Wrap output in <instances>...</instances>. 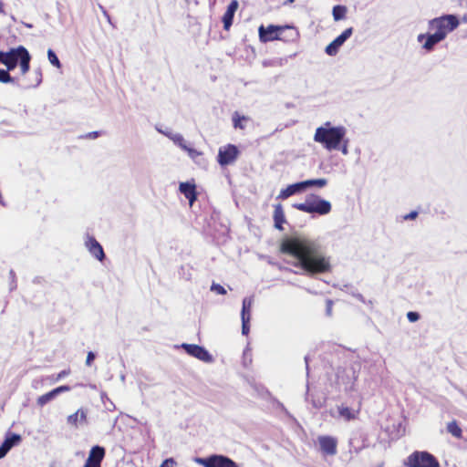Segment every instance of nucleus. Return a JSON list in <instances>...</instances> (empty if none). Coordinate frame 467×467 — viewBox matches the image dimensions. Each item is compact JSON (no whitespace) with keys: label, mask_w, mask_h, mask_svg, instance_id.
I'll list each match as a JSON object with an SVG mask.
<instances>
[{"label":"nucleus","mask_w":467,"mask_h":467,"mask_svg":"<svg viewBox=\"0 0 467 467\" xmlns=\"http://www.w3.org/2000/svg\"><path fill=\"white\" fill-rule=\"evenodd\" d=\"M279 250L282 254L296 258V265L308 275L327 274L332 271L330 257L326 256L321 245L312 239L288 237L282 241Z\"/></svg>","instance_id":"1"},{"label":"nucleus","mask_w":467,"mask_h":467,"mask_svg":"<svg viewBox=\"0 0 467 467\" xmlns=\"http://www.w3.org/2000/svg\"><path fill=\"white\" fill-rule=\"evenodd\" d=\"M460 22L455 15H444L429 21L426 34H420L417 41L422 48L430 51L445 39L447 35L456 29Z\"/></svg>","instance_id":"2"},{"label":"nucleus","mask_w":467,"mask_h":467,"mask_svg":"<svg viewBox=\"0 0 467 467\" xmlns=\"http://www.w3.org/2000/svg\"><path fill=\"white\" fill-rule=\"evenodd\" d=\"M346 135L343 126L330 127V122L326 127H318L314 135V140L323 145L327 150H338Z\"/></svg>","instance_id":"3"},{"label":"nucleus","mask_w":467,"mask_h":467,"mask_svg":"<svg viewBox=\"0 0 467 467\" xmlns=\"http://www.w3.org/2000/svg\"><path fill=\"white\" fill-rule=\"evenodd\" d=\"M293 207L300 212L307 213H317L319 215L328 214L332 205L328 201L321 199L317 194H309L304 202L294 203Z\"/></svg>","instance_id":"4"},{"label":"nucleus","mask_w":467,"mask_h":467,"mask_svg":"<svg viewBox=\"0 0 467 467\" xmlns=\"http://www.w3.org/2000/svg\"><path fill=\"white\" fill-rule=\"evenodd\" d=\"M258 32L259 38L262 42L278 40V37H284V33H289V37L298 36V32L296 27L290 26H279L269 25L266 27L260 26Z\"/></svg>","instance_id":"5"},{"label":"nucleus","mask_w":467,"mask_h":467,"mask_svg":"<svg viewBox=\"0 0 467 467\" xmlns=\"http://www.w3.org/2000/svg\"><path fill=\"white\" fill-rule=\"evenodd\" d=\"M406 467H440L439 461L431 453L425 451H415L405 462Z\"/></svg>","instance_id":"6"},{"label":"nucleus","mask_w":467,"mask_h":467,"mask_svg":"<svg viewBox=\"0 0 467 467\" xmlns=\"http://www.w3.org/2000/svg\"><path fill=\"white\" fill-rule=\"evenodd\" d=\"M18 62L21 75L26 74L29 69L30 60H0V82L12 81L9 72L18 66Z\"/></svg>","instance_id":"7"},{"label":"nucleus","mask_w":467,"mask_h":467,"mask_svg":"<svg viewBox=\"0 0 467 467\" xmlns=\"http://www.w3.org/2000/svg\"><path fill=\"white\" fill-rule=\"evenodd\" d=\"M195 462L203 467H238V464L231 458L221 454H213L206 458H197Z\"/></svg>","instance_id":"8"},{"label":"nucleus","mask_w":467,"mask_h":467,"mask_svg":"<svg viewBox=\"0 0 467 467\" xmlns=\"http://www.w3.org/2000/svg\"><path fill=\"white\" fill-rule=\"evenodd\" d=\"M239 150L235 145L228 144L221 147L218 151L217 161L220 165L226 166L235 161Z\"/></svg>","instance_id":"9"},{"label":"nucleus","mask_w":467,"mask_h":467,"mask_svg":"<svg viewBox=\"0 0 467 467\" xmlns=\"http://www.w3.org/2000/svg\"><path fill=\"white\" fill-rule=\"evenodd\" d=\"M182 348L186 351L188 355L194 357L201 361L206 363L213 361L212 355L202 346L183 343Z\"/></svg>","instance_id":"10"},{"label":"nucleus","mask_w":467,"mask_h":467,"mask_svg":"<svg viewBox=\"0 0 467 467\" xmlns=\"http://www.w3.org/2000/svg\"><path fill=\"white\" fill-rule=\"evenodd\" d=\"M317 441L320 451L325 455L333 456L337 452V440L329 435L318 436Z\"/></svg>","instance_id":"11"},{"label":"nucleus","mask_w":467,"mask_h":467,"mask_svg":"<svg viewBox=\"0 0 467 467\" xmlns=\"http://www.w3.org/2000/svg\"><path fill=\"white\" fill-rule=\"evenodd\" d=\"M353 28L345 29L338 36H337L327 47L326 52L328 56H335L338 48L352 36Z\"/></svg>","instance_id":"12"},{"label":"nucleus","mask_w":467,"mask_h":467,"mask_svg":"<svg viewBox=\"0 0 467 467\" xmlns=\"http://www.w3.org/2000/svg\"><path fill=\"white\" fill-rule=\"evenodd\" d=\"M71 388L68 385H62L59 386L41 396H39L36 400V404L39 407L45 406L47 403L54 400L57 395L69 391Z\"/></svg>","instance_id":"13"},{"label":"nucleus","mask_w":467,"mask_h":467,"mask_svg":"<svg viewBox=\"0 0 467 467\" xmlns=\"http://www.w3.org/2000/svg\"><path fill=\"white\" fill-rule=\"evenodd\" d=\"M86 247L88 252L99 261L105 258L104 250L101 244L93 236H88L86 240Z\"/></svg>","instance_id":"14"},{"label":"nucleus","mask_w":467,"mask_h":467,"mask_svg":"<svg viewBox=\"0 0 467 467\" xmlns=\"http://www.w3.org/2000/svg\"><path fill=\"white\" fill-rule=\"evenodd\" d=\"M0 58H31L28 51L22 46L8 48L6 51L0 50Z\"/></svg>","instance_id":"15"},{"label":"nucleus","mask_w":467,"mask_h":467,"mask_svg":"<svg viewBox=\"0 0 467 467\" xmlns=\"http://www.w3.org/2000/svg\"><path fill=\"white\" fill-rule=\"evenodd\" d=\"M179 190L189 200L191 206L197 200L196 185L194 183L181 182Z\"/></svg>","instance_id":"16"},{"label":"nucleus","mask_w":467,"mask_h":467,"mask_svg":"<svg viewBox=\"0 0 467 467\" xmlns=\"http://www.w3.org/2000/svg\"><path fill=\"white\" fill-rule=\"evenodd\" d=\"M238 5L239 4L237 0H233L228 5L227 9L223 16V28L225 30H228L233 25L234 16L238 8Z\"/></svg>","instance_id":"17"},{"label":"nucleus","mask_w":467,"mask_h":467,"mask_svg":"<svg viewBox=\"0 0 467 467\" xmlns=\"http://www.w3.org/2000/svg\"><path fill=\"white\" fill-rule=\"evenodd\" d=\"M105 457V449L99 445L93 446L88 453L87 462L101 466V462Z\"/></svg>","instance_id":"18"},{"label":"nucleus","mask_w":467,"mask_h":467,"mask_svg":"<svg viewBox=\"0 0 467 467\" xmlns=\"http://www.w3.org/2000/svg\"><path fill=\"white\" fill-rule=\"evenodd\" d=\"M337 411L339 417L344 419L347 421L354 420L358 418L360 408L358 410H353L344 404L337 407Z\"/></svg>","instance_id":"19"},{"label":"nucleus","mask_w":467,"mask_h":467,"mask_svg":"<svg viewBox=\"0 0 467 467\" xmlns=\"http://www.w3.org/2000/svg\"><path fill=\"white\" fill-rule=\"evenodd\" d=\"M274 208L273 218L275 222V227L279 231H283V224L286 222L283 206L282 204L277 203L274 206Z\"/></svg>","instance_id":"20"},{"label":"nucleus","mask_w":467,"mask_h":467,"mask_svg":"<svg viewBox=\"0 0 467 467\" xmlns=\"http://www.w3.org/2000/svg\"><path fill=\"white\" fill-rule=\"evenodd\" d=\"M67 421L72 427L78 428L79 422H87V410L84 409L78 410L75 413L67 416Z\"/></svg>","instance_id":"21"},{"label":"nucleus","mask_w":467,"mask_h":467,"mask_svg":"<svg viewBox=\"0 0 467 467\" xmlns=\"http://www.w3.org/2000/svg\"><path fill=\"white\" fill-rule=\"evenodd\" d=\"M302 191H304V189H303V184L301 182L294 183V184H290L285 189H283L280 192L277 198L285 200V199H287L288 197H290L297 192H300Z\"/></svg>","instance_id":"22"},{"label":"nucleus","mask_w":467,"mask_h":467,"mask_svg":"<svg viewBox=\"0 0 467 467\" xmlns=\"http://www.w3.org/2000/svg\"><path fill=\"white\" fill-rule=\"evenodd\" d=\"M232 120L234 129L244 130L251 119L248 116L241 115L238 111H234L232 116Z\"/></svg>","instance_id":"23"},{"label":"nucleus","mask_w":467,"mask_h":467,"mask_svg":"<svg viewBox=\"0 0 467 467\" xmlns=\"http://www.w3.org/2000/svg\"><path fill=\"white\" fill-rule=\"evenodd\" d=\"M447 431L451 433L456 439L462 438V430L459 426L458 422L453 420L447 424Z\"/></svg>","instance_id":"24"},{"label":"nucleus","mask_w":467,"mask_h":467,"mask_svg":"<svg viewBox=\"0 0 467 467\" xmlns=\"http://www.w3.org/2000/svg\"><path fill=\"white\" fill-rule=\"evenodd\" d=\"M348 8L346 5H337L332 9V16L335 21H340L346 18Z\"/></svg>","instance_id":"25"},{"label":"nucleus","mask_w":467,"mask_h":467,"mask_svg":"<svg viewBox=\"0 0 467 467\" xmlns=\"http://www.w3.org/2000/svg\"><path fill=\"white\" fill-rule=\"evenodd\" d=\"M301 182L303 184V189L306 190L307 187H311V186L322 188L327 185V179L320 178V179L306 180V181H304Z\"/></svg>","instance_id":"26"},{"label":"nucleus","mask_w":467,"mask_h":467,"mask_svg":"<svg viewBox=\"0 0 467 467\" xmlns=\"http://www.w3.org/2000/svg\"><path fill=\"white\" fill-rule=\"evenodd\" d=\"M251 306H252V300L244 298L243 301V307H242V319H244V317H251Z\"/></svg>","instance_id":"27"},{"label":"nucleus","mask_w":467,"mask_h":467,"mask_svg":"<svg viewBox=\"0 0 467 467\" xmlns=\"http://www.w3.org/2000/svg\"><path fill=\"white\" fill-rule=\"evenodd\" d=\"M21 441V437L20 435L18 434H13L11 437H7L4 442L2 443V445H7V447H5L7 449V451H9L15 444H16L17 442H19Z\"/></svg>","instance_id":"28"},{"label":"nucleus","mask_w":467,"mask_h":467,"mask_svg":"<svg viewBox=\"0 0 467 467\" xmlns=\"http://www.w3.org/2000/svg\"><path fill=\"white\" fill-rule=\"evenodd\" d=\"M249 322H250L249 317H244V319H242V333L244 335H248V333H249V330H250Z\"/></svg>","instance_id":"29"},{"label":"nucleus","mask_w":467,"mask_h":467,"mask_svg":"<svg viewBox=\"0 0 467 467\" xmlns=\"http://www.w3.org/2000/svg\"><path fill=\"white\" fill-rule=\"evenodd\" d=\"M211 290L216 292L219 295H225L226 294L225 288L223 285H219V284H213L212 286H211Z\"/></svg>","instance_id":"30"},{"label":"nucleus","mask_w":467,"mask_h":467,"mask_svg":"<svg viewBox=\"0 0 467 467\" xmlns=\"http://www.w3.org/2000/svg\"><path fill=\"white\" fill-rule=\"evenodd\" d=\"M177 462L173 458H168L162 462L160 467H176Z\"/></svg>","instance_id":"31"},{"label":"nucleus","mask_w":467,"mask_h":467,"mask_svg":"<svg viewBox=\"0 0 467 467\" xmlns=\"http://www.w3.org/2000/svg\"><path fill=\"white\" fill-rule=\"evenodd\" d=\"M407 318L410 322H416L420 319V315L417 312L410 311L407 313Z\"/></svg>","instance_id":"32"},{"label":"nucleus","mask_w":467,"mask_h":467,"mask_svg":"<svg viewBox=\"0 0 467 467\" xmlns=\"http://www.w3.org/2000/svg\"><path fill=\"white\" fill-rule=\"evenodd\" d=\"M333 301L331 299H327L326 301V312L327 316H332V308H333Z\"/></svg>","instance_id":"33"},{"label":"nucleus","mask_w":467,"mask_h":467,"mask_svg":"<svg viewBox=\"0 0 467 467\" xmlns=\"http://www.w3.org/2000/svg\"><path fill=\"white\" fill-rule=\"evenodd\" d=\"M70 372H71V371H70V369H69V368H68V369H64V370L60 371V372L57 375V377H56V379H55V381H57V380H59V379H61L65 378L66 376L69 375V374H70Z\"/></svg>","instance_id":"34"},{"label":"nucleus","mask_w":467,"mask_h":467,"mask_svg":"<svg viewBox=\"0 0 467 467\" xmlns=\"http://www.w3.org/2000/svg\"><path fill=\"white\" fill-rule=\"evenodd\" d=\"M418 216V212L416 211H412L410 212V213L406 214L403 216V219L404 220H414L416 219Z\"/></svg>","instance_id":"35"},{"label":"nucleus","mask_w":467,"mask_h":467,"mask_svg":"<svg viewBox=\"0 0 467 467\" xmlns=\"http://www.w3.org/2000/svg\"><path fill=\"white\" fill-rule=\"evenodd\" d=\"M94 359L95 354L93 352H88L86 359L87 366H90Z\"/></svg>","instance_id":"36"},{"label":"nucleus","mask_w":467,"mask_h":467,"mask_svg":"<svg viewBox=\"0 0 467 467\" xmlns=\"http://www.w3.org/2000/svg\"><path fill=\"white\" fill-rule=\"evenodd\" d=\"M9 275L12 278V284H13L11 289H15L16 287V273L14 272V270H10Z\"/></svg>","instance_id":"37"},{"label":"nucleus","mask_w":467,"mask_h":467,"mask_svg":"<svg viewBox=\"0 0 467 467\" xmlns=\"http://www.w3.org/2000/svg\"><path fill=\"white\" fill-rule=\"evenodd\" d=\"M283 36H285V37H278V40L291 41V40H294V39H296L297 37V36H290L289 37V33H284Z\"/></svg>","instance_id":"38"},{"label":"nucleus","mask_w":467,"mask_h":467,"mask_svg":"<svg viewBox=\"0 0 467 467\" xmlns=\"http://www.w3.org/2000/svg\"><path fill=\"white\" fill-rule=\"evenodd\" d=\"M5 447H7V445L0 446V459L5 457L6 455V453L9 451H7V449Z\"/></svg>","instance_id":"39"},{"label":"nucleus","mask_w":467,"mask_h":467,"mask_svg":"<svg viewBox=\"0 0 467 467\" xmlns=\"http://www.w3.org/2000/svg\"><path fill=\"white\" fill-rule=\"evenodd\" d=\"M47 58H57L56 53L51 48L47 50Z\"/></svg>","instance_id":"40"},{"label":"nucleus","mask_w":467,"mask_h":467,"mask_svg":"<svg viewBox=\"0 0 467 467\" xmlns=\"http://www.w3.org/2000/svg\"><path fill=\"white\" fill-rule=\"evenodd\" d=\"M99 135V133L97 131H93V132H89L88 134H87V138H89V139H95L97 138Z\"/></svg>","instance_id":"41"},{"label":"nucleus","mask_w":467,"mask_h":467,"mask_svg":"<svg viewBox=\"0 0 467 467\" xmlns=\"http://www.w3.org/2000/svg\"><path fill=\"white\" fill-rule=\"evenodd\" d=\"M103 16H105V18L107 19V21H108L109 24H112V23H111L110 16H109V13L107 12V10H103Z\"/></svg>","instance_id":"42"},{"label":"nucleus","mask_w":467,"mask_h":467,"mask_svg":"<svg viewBox=\"0 0 467 467\" xmlns=\"http://www.w3.org/2000/svg\"><path fill=\"white\" fill-rule=\"evenodd\" d=\"M182 147L186 150L187 151H189L190 155L191 156H193V153H196V151L194 150H192V149H188L185 145H182Z\"/></svg>","instance_id":"43"},{"label":"nucleus","mask_w":467,"mask_h":467,"mask_svg":"<svg viewBox=\"0 0 467 467\" xmlns=\"http://www.w3.org/2000/svg\"><path fill=\"white\" fill-rule=\"evenodd\" d=\"M51 64L57 67H60V60H50Z\"/></svg>","instance_id":"44"},{"label":"nucleus","mask_w":467,"mask_h":467,"mask_svg":"<svg viewBox=\"0 0 467 467\" xmlns=\"http://www.w3.org/2000/svg\"><path fill=\"white\" fill-rule=\"evenodd\" d=\"M84 467H101L99 465H96V464H93V463H89V462H85L84 464Z\"/></svg>","instance_id":"45"},{"label":"nucleus","mask_w":467,"mask_h":467,"mask_svg":"<svg viewBox=\"0 0 467 467\" xmlns=\"http://www.w3.org/2000/svg\"><path fill=\"white\" fill-rule=\"evenodd\" d=\"M0 14H5L4 7H3V2L0 0Z\"/></svg>","instance_id":"46"},{"label":"nucleus","mask_w":467,"mask_h":467,"mask_svg":"<svg viewBox=\"0 0 467 467\" xmlns=\"http://www.w3.org/2000/svg\"><path fill=\"white\" fill-rule=\"evenodd\" d=\"M342 152H343L344 154H347V152H348L347 145H346V144L343 146Z\"/></svg>","instance_id":"47"},{"label":"nucleus","mask_w":467,"mask_h":467,"mask_svg":"<svg viewBox=\"0 0 467 467\" xmlns=\"http://www.w3.org/2000/svg\"><path fill=\"white\" fill-rule=\"evenodd\" d=\"M294 2H295V0H286V1L284 3V5L292 4V3H294Z\"/></svg>","instance_id":"48"},{"label":"nucleus","mask_w":467,"mask_h":467,"mask_svg":"<svg viewBox=\"0 0 467 467\" xmlns=\"http://www.w3.org/2000/svg\"><path fill=\"white\" fill-rule=\"evenodd\" d=\"M99 10H101V12H102V13H103V10H106V9L104 8V6H102L101 5H99Z\"/></svg>","instance_id":"49"}]
</instances>
